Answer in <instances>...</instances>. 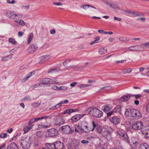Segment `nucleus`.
Wrapping results in <instances>:
<instances>
[{"instance_id": "nucleus-44", "label": "nucleus", "mask_w": 149, "mask_h": 149, "mask_svg": "<svg viewBox=\"0 0 149 149\" xmlns=\"http://www.w3.org/2000/svg\"><path fill=\"white\" fill-rule=\"evenodd\" d=\"M71 113H72L71 111V109H69L65 110L63 112L64 114H68L70 115Z\"/></svg>"}, {"instance_id": "nucleus-17", "label": "nucleus", "mask_w": 149, "mask_h": 149, "mask_svg": "<svg viewBox=\"0 0 149 149\" xmlns=\"http://www.w3.org/2000/svg\"><path fill=\"white\" fill-rule=\"evenodd\" d=\"M50 79L47 78H44L41 79L40 80V82L41 84L43 85H47L49 84L50 82Z\"/></svg>"}, {"instance_id": "nucleus-13", "label": "nucleus", "mask_w": 149, "mask_h": 149, "mask_svg": "<svg viewBox=\"0 0 149 149\" xmlns=\"http://www.w3.org/2000/svg\"><path fill=\"white\" fill-rule=\"evenodd\" d=\"M143 134L144 136L146 139L149 138V127H145L141 131Z\"/></svg>"}, {"instance_id": "nucleus-14", "label": "nucleus", "mask_w": 149, "mask_h": 149, "mask_svg": "<svg viewBox=\"0 0 149 149\" xmlns=\"http://www.w3.org/2000/svg\"><path fill=\"white\" fill-rule=\"evenodd\" d=\"M84 116V114H76L73 116L71 119L73 122H75L79 120Z\"/></svg>"}, {"instance_id": "nucleus-35", "label": "nucleus", "mask_w": 149, "mask_h": 149, "mask_svg": "<svg viewBox=\"0 0 149 149\" xmlns=\"http://www.w3.org/2000/svg\"><path fill=\"white\" fill-rule=\"evenodd\" d=\"M37 47L34 45H31L29 47V49L32 51H35L37 50Z\"/></svg>"}, {"instance_id": "nucleus-56", "label": "nucleus", "mask_w": 149, "mask_h": 149, "mask_svg": "<svg viewBox=\"0 0 149 149\" xmlns=\"http://www.w3.org/2000/svg\"><path fill=\"white\" fill-rule=\"evenodd\" d=\"M114 112L113 111V110L107 113V116L108 117L110 116L111 115L114 114Z\"/></svg>"}, {"instance_id": "nucleus-63", "label": "nucleus", "mask_w": 149, "mask_h": 149, "mask_svg": "<svg viewBox=\"0 0 149 149\" xmlns=\"http://www.w3.org/2000/svg\"><path fill=\"white\" fill-rule=\"evenodd\" d=\"M56 32L55 30L54 29H51L50 31V33L52 34H55L56 33Z\"/></svg>"}, {"instance_id": "nucleus-9", "label": "nucleus", "mask_w": 149, "mask_h": 149, "mask_svg": "<svg viewBox=\"0 0 149 149\" xmlns=\"http://www.w3.org/2000/svg\"><path fill=\"white\" fill-rule=\"evenodd\" d=\"M139 139L135 137H132L130 140H129V142H127L130 146L135 147L139 144Z\"/></svg>"}, {"instance_id": "nucleus-40", "label": "nucleus", "mask_w": 149, "mask_h": 149, "mask_svg": "<svg viewBox=\"0 0 149 149\" xmlns=\"http://www.w3.org/2000/svg\"><path fill=\"white\" fill-rule=\"evenodd\" d=\"M121 139L127 143L129 142V138L127 134H125Z\"/></svg>"}, {"instance_id": "nucleus-62", "label": "nucleus", "mask_w": 149, "mask_h": 149, "mask_svg": "<svg viewBox=\"0 0 149 149\" xmlns=\"http://www.w3.org/2000/svg\"><path fill=\"white\" fill-rule=\"evenodd\" d=\"M7 2L10 4H13L15 3V1L14 0H12V1L11 2L10 0H7Z\"/></svg>"}, {"instance_id": "nucleus-43", "label": "nucleus", "mask_w": 149, "mask_h": 149, "mask_svg": "<svg viewBox=\"0 0 149 149\" xmlns=\"http://www.w3.org/2000/svg\"><path fill=\"white\" fill-rule=\"evenodd\" d=\"M111 88L110 87L108 86H106L103 87L101 88L98 91H100L102 89H104V91L109 90L111 89Z\"/></svg>"}, {"instance_id": "nucleus-60", "label": "nucleus", "mask_w": 149, "mask_h": 149, "mask_svg": "<svg viewBox=\"0 0 149 149\" xmlns=\"http://www.w3.org/2000/svg\"><path fill=\"white\" fill-rule=\"evenodd\" d=\"M89 141L88 140H83L81 141V143L82 144L86 145L89 143Z\"/></svg>"}, {"instance_id": "nucleus-6", "label": "nucleus", "mask_w": 149, "mask_h": 149, "mask_svg": "<svg viewBox=\"0 0 149 149\" xmlns=\"http://www.w3.org/2000/svg\"><path fill=\"white\" fill-rule=\"evenodd\" d=\"M58 131L55 128H51L47 130L46 135L47 136L49 137H55L58 135Z\"/></svg>"}, {"instance_id": "nucleus-22", "label": "nucleus", "mask_w": 149, "mask_h": 149, "mask_svg": "<svg viewBox=\"0 0 149 149\" xmlns=\"http://www.w3.org/2000/svg\"><path fill=\"white\" fill-rule=\"evenodd\" d=\"M65 122L64 119L63 118H61L58 120L56 122L55 125L57 126H60L64 124Z\"/></svg>"}, {"instance_id": "nucleus-46", "label": "nucleus", "mask_w": 149, "mask_h": 149, "mask_svg": "<svg viewBox=\"0 0 149 149\" xmlns=\"http://www.w3.org/2000/svg\"><path fill=\"white\" fill-rule=\"evenodd\" d=\"M131 96H134L135 97V99L137 100L141 98L142 97V95H141L140 94H133V95H131Z\"/></svg>"}, {"instance_id": "nucleus-64", "label": "nucleus", "mask_w": 149, "mask_h": 149, "mask_svg": "<svg viewBox=\"0 0 149 149\" xmlns=\"http://www.w3.org/2000/svg\"><path fill=\"white\" fill-rule=\"evenodd\" d=\"M24 33L22 31H19L18 33V36L19 37H22L23 36Z\"/></svg>"}, {"instance_id": "nucleus-7", "label": "nucleus", "mask_w": 149, "mask_h": 149, "mask_svg": "<svg viewBox=\"0 0 149 149\" xmlns=\"http://www.w3.org/2000/svg\"><path fill=\"white\" fill-rule=\"evenodd\" d=\"M123 11L125 13L129 14V16L130 17L141 16L143 15V14L136 11H132L128 10H123Z\"/></svg>"}, {"instance_id": "nucleus-18", "label": "nucleus", "mask_w": 149, "mask_h": 149, "mask_svg": "<svg viewBox=\"0 0 149 149\" xmlns=\"http://www.w3.org/2000/svg\"><path fill=\"white\" fill-rule=\"evenodd\" d=\"M67 147L68 149H77L79 148V146L77 144L72 143L68 144Z\"/></svg>"}, {"instance_id": "nucleus-27", "label": "nucleus", "mask_w": 149, "mask_h": 149, "mask_svg": "<svg viewBox=\"0 0 149 149\" xmlns=\"http://www.w3.org/2000/svg\"><path fill=\"white\" fill-rule=\"evenodd\" d=\"M32 127L31 125L28 124V126H26L24 127L23 129V130L25 133H26L29 131V130H31Z\"/></svg>"}, {"instance_id": "nucleus-37", "label": "nucleus", "mask_w": 149, "mask_h": 149, "mask_svg": "<svg viewBox=\"0 0 149 149\" xmlns=\"http://www.w3.org/2000/svg\"><path fill=\"white\" fill-rule=\"evenodd\" d=\"M139 46L140 51H143L145 50L146 47H145V43H143L141 45Z\"/></svg>"}, {"instance_id": "nucleus-39", "label": "nucleus", "mask_w": 149, "mask_h": 149, "mask_svg": "<svg viewBox=\"0 0 149 149\" xmlns=\"http://www.w3.org/2000/svg\"><path fill=\"white\" fill-rule=\"evenodd\" d=\"M100 38L99 36H97L95 38V40L91 42L90 44L91 45H92L95 44V43H98L99 40L100 39Z\"/></svg>"}, {"instance_id": "nucleus-55", "label": "nucleus", "mask_w": 149, "mask_h": 149, "mask_svg": "<svg viewBox=\"0 0 149 149\" xmlns=\"http://www.w3.org/2000/svg\"><path fill=\"white\" fill-rule=\"evenodd\" d=\"M34 122H36L35 120V118H32L28 122V124L31 125L33 127V125L32 123Z\"/></svg>"}, {"instance_id": "nucleus-57", "label": "nucleus", "mask_w": 149, "mask_h": 149, "mask_svg": "<svg viewBox=\"0 0 149 149\" xmlns=\"http://www.w3.org/2000/svg\"><path fill=\"white\" fill-rule=\"evenodd\" d=\"M52 89L55 90H59V87L56 86H51Z\"/></svg>"}, {"instance_id": "nucleus-3", "label": "nucleus", "mask_w": 149, "mask_h": 149, "mask_svg": "<svg viewBox=\"0 0 149 149\" xmlns=\"http://www.w3.org/2000/svg\"><path fill=\"white\" fill-rule=\"evenodd\" d=\"M112 129L110 127H107L102 133L103 136L106 138L108 141H110L112 139L111 132Z\"/></svg>"}, {"instance_id": "nucleus-31", "label": "nucleus", "mask_w": 149, "mask_h": 149, "mask_svg": "<svg viewBox=\"0 0 149 149\" xmlns=\"http://www.w3.org/2000/svg\"><path fill=\"white\" fill-rule=\"evenodd\" d=\"M98 52L100 54H103L107 52V50L104 48L102 47L99 49Z\"/></svg>"}, {"instance_id": "nucleus-53", "label": "nucleus", "mask_w": 149, "mask_h": 149, "mask_svg": "<svg viewBox=\"0 0 149 149\" xmlns=\"http://www.w3.org/2000/svg\"><path fill=\"white\" fill-rule=\"evenodd\" d=\"M110 7L117 9H118V5L113 4H110Z\"/></svg>"}, {"instance_id": "nucleus-33", "label": "nucleus", "mask_w": 149, "mask_h": 149, "mask_svg": "<svg viewBox=\"0 0 149 149\" xmlns=\"http://www.w3.org/2000/svg\"><path fill=\"white\" fill-rule=\"evenodd\" d=\"M102 109L105 112H108L111 109L107 105H105L102 107Z\"/></svg>"}, {"instance_id": "nucleus-47", "label": "nucleus", "mask_w": 149, "mask_h": 149, "mask_svg": "<svg viewBox=\"0 0 149 149\" xmlns=\"http://www.w3.org/2000/svg\"><path fill=\"white\" fill-rule=\"evenodd\" d=\"M89 4H84L81 5L80 8H81L86 10L87 9V8L89 7Z\"/></svg>"}, {"instance_id": "nucleus-26", "label": "nucleus", "mask_w": 149, "mask_h": 149, "mask_svg": "<svg viewBox=\"0 0 149 149\" xmlns=\"http://www.w3.org/2000/svg\"><path fill=\"white\" fill-rule=\"evenodd\" d=\"M54 143H46L45 144L46 147L48 149H54Z\"/></svg>"}, {"instance_id": "nucleus-21", "label": "nucleus", "mask_w": 149, "mask_h": 149, "mask_svg": "<svg viewBox=\"0 0 149 149\" xmlns=\"http://www.w3.org/2000/svg\"><path fill=\"white\" fill-rule=\"evenodd\" d=\"M132 109H125V116L126 117H131L132 115Z\"/></svg>"}, {"instance_id": "nucleus-54", "label": "nucleus", "mask_w": 149, "mask_h": 149, "mask_svg": "<svg viewBox=\"0 0 149 149\" xmlns=\"http://www.w3.org/2000/svg\"><path fill=\"white\" fill-rule=\"evenodd\" d=\"M90 86V85L88 84H82V85H81L79 86V87L80 88H84L88 87V86Z\"/></svg>"}, {"instance_id": "nucleus-20", "label": "nucleus", "mask_w": 149, "mask_h": 149, "mask_svg": "<svg viewBox=\"0 0 149 149\" xmlns=\"http://www.w3.org/2000/svg\"><path fill=\"white\" fill-rule=\"evenodd\" d=\"M50 58L51 56L49 55L43 56L41 57L40 61L43 63L48 61Z\"/></svg>"}, {"instance_id": "nucleus-58", "label": "nucleus", "mask_w": 149, "mask_h": 149, "mask_svg": "<svg viewBox=\"0 0 149 149\" xmlns=\"http://www.w3.org/2000/svg\"><path fill=\"white\" fill-rule=\"evenodd\" d=\"M7 133H3L1 134L0 137L2 138H5L7 137Z\"/></svg>"}, {"instance_id": "nucleus-16", "label": "nucleus", "mask_w": 149, "mask_h": 149, "mask_svg": "<svg viewBox=\"0 0 149 149\" xmlns=\"http://www.w3.org/2000/svg\"><path fill=\"white\" fill-rule=\"evenodd\" d=\"M121 107L119 106H116L113 110L114 113H116V114L120 115L121 113Z\"/></svg>"}, {"instance_id": "nucleus-45", "label": "nucleus", "mask_w": 149, "mask_h": 149, "mask_svg": "<svg viewBox=\"0 0 149 149\" xmlns=\"http://www.w3.org/2000/svg\"><path fill=\"white\" fill-rule=\"evenodd\" d=\"M33 33H31L30 35L29 36V38L28 39V40H27V43L28 44H30V43L31 41V40L32 39L33 37Z\"/></svg>"}, {"instance_id": "nucleus-34", "label": "nucleus", "mask_w": 149, "mask_h": 149, "mask_svg": "<svg viewBox=\"0 0 149 149\" xmlns=\"http://www.w3.org/2000/svg\"><path fill=\"white\" fill-rule=\"evenodd\" d=\"M51 117H49V116H44L40 118H35V120L36 122L38 121L41 120H42L43 119H46L47 118H50Z\"/></svg>"}, {"instance_id": "nucleus-50", "label": "nucleus", "mask_w": 149, "mask_h": 149, "mask_svg": "<svg viewBox=\"0 0 149 149\" xmlns=\"http://www.w3.org/2000/svg\"><path fill=\"white\" fill-rule=\"evenodd\" d=\"M33 100V99H32L30 96L25 97L23 99V100L24 101H31Z\"/></svg>"}, {"instance_id": "nucleus-51", "label": "nucleus", "mask_w": 149, "mask_h": 149, "mask_svg": "<svg viewBox=\"0 0 149 149\" xmlns=\"http://www.w3.org/2000/svg\"><path fill=\"white\" fill-rule=\"evenodd\" d=\"M40 83L34 84L31 86V87L33 89L37 88L40 86Z\"/></svg>"}, {"instance_id": "nucleus-24", "label": "nucleus", "mask_w": 149, "mask_h": 149, "mask_svg": "<svg viewBox=\"0 0 149 149\" xmlns=\"http://www.w3.org/2000/svg\"><path fill=\"white\" fill-rule=\"evenodd\" d=\"M139 48V45H136L129 47L128 49L131 51H140Z\"/></svg>"}, {"instance_id": "nucleus-12", "label": "nucleus", "mask_w": 149, "mask_h": 149, "mask_svg": "<svg viewBox=\"0 0 149 149\" xmlns=\"http://www.w3.org/2000/svg\"><path fill=\"white\" fill-rule=\"evenodd\" d=\"M110 121L114 125H116L120 122V118L116 116H113L109 118Z\"/></svg>"}, {"instance_id": "nucleus-32", "label": "nucleus", "mask_w": 149, "mask_h": 149, "mask_svg": "<svg viewBox=\"0 0 149 149\" xmlns=\"http://www.w3.org/2000/svg\"><path fill=\"white\" fill-rule=\"evenodd\" d=\"M10 15L9 18L12 19H16L15 17H17V14H15L14 12L10 11L9 12Z\"/></svg>"}, {"instance_id": "nucleus-48", "label": "nucleus", "mask_w": 149, "mask_h": 149, "mask_svg": "<svg viewBox=\"0 0 149 149\" xmlns=\"http://www.w3.org/2000/svg\"><path fill=\"white\" fill-rule=\"evenodd\" d=\"M60 91H66L68 89V87L65 86H62L59 87Z\"/></svg>"}, {"instance_id": "nucleus-1", "label": "nucleus", "mask_w": 149, "mask_h": 149, "mask_svg": "<svg viewBox=\"0 0 149 149\" xmlns=\"http://www.w3.org/2000/svg\"><path fill=\"white\" fill-rule=\"evenodd\" d=\"M79 130L85 133H88L91 131V129L88 127L87 122L80 121L78 125L75 126L74 130L76 132H79Z\"/></svg>"}, {"instance_id": "nucleus-29", "label": "nucleus", "mask_w": 149, "mask_h": 149, "mask_svg": "<svg viewBox=\"0 0 149 149\" xmlns=\"http://www.w3.org/2000/svg\"><path fill=\"white\" fill-rule=\"evenodd\" d=\"M60 68H52L49 70L48 72L49 73H52L56 72L60 70Z\"/></svg>"}, {"instance_id": "nucleus-59", "label": "nucleus", "mask_w": 149, "mask_h": 149, "mask_svg": "<svg viewBox=\"0 0 149 149\" xmlns=\"http://www.w3.org/2000/svg\"><path fill=\"white\" fill-rule=\"evenodd\" d=\"M96 130L99 133H101V131L102 130V129L101 127H97L96 128Z\"/></svg>"}, {"instance_id": "nucleus-11", "label": "nucleus", "mask_w": 149, "mask_h": 149, "mask_svg": "<svg viewBox=\"0 0 149 149\" xmlns=\"http://www.w3.org/2000/svg\"><path fill=\"white\" fill-rule=\"evenodd\" d=\"M54 144V149H63L65 147L64 144L59 141H56Z\"/></svg>"}, {"instance_id": "nucleus-61", "label": "nucleus", "mask_w": 149, "mask_h": 149, "mask_svg": "<svg viewBox=\"0 0 149 149\" xmlns=\"http://www.w3.org/2000/svg\"><path fill=\"white\" fill-rule=\"evenodd\" d=\"M17 50V49L16 48H14L12 49H11V50L9 52V53L10 54H12L13 53L16 52Z\"/></svg>"}, {"instance_id": "nucleus-4", "label": "nucleus", "mask_w": 149, "mask_h": 149, "mask_svg": "<svg viewBox=\"0 0 149 149\" xmlns=\"http://www.w3.org/2000/svg\"><path fill=\"white\" fill-rule=\"evenodd\" d=\"M88 114L96 118H100L103 115L102 111L97 108H93L89 111Z\"/></svg>"}, {"instance_id": "nucleus-41", "label": "nucleus", "mask_w": 149, "mask_h": 149, "mask_svg": "<svg viewBox=\"0 0 149 149\" xmlns=\"http://www.w3.org/2000/svg\"><path fill=\"white\" fill-rule=\"evenodd\" d=\"M36 135L39 138H42L43 136V133L42 131L37 132L36 133Z\"/></svg>"}, {"instance_id": "nucleus-52", "label": "nucleus", "mask_w": 149, "mask_h": 149, "mask_svg": "<svg viewBox=\"0 0 149 149\" xmlns=\"http://www.w3.org/2000/svg\"><path fill=\"white\" fill-rule=\"evenodd\" d=\"M132 69L129 68L124 70L123 72L124 73H130L132 71Z\"/></svg>"}, {"instance_id": "nucleus-38", "label": "nucleus", "mask_w": 149, "mask_h": 149, "mask_svg": "<svg viewBox=\"0 0 149 149\" xmlns=\"http://www.w3.org/2000/svg\"><path fill=\"white\" fill-rule=\"evenodd\" d=\"M9 42L13 45H16L17 43V42L15 40L12 38H10L8 40Z\"/></svg>"}, {"instance_id": "nucleus-5", "label": "nucleus", "mask_w": 149, "mask_h": 149, "mask_svg": "<svg viewBox=\"0 0 149 149\" xmlns=\"http://www.w3.org/2000/svg\"><path fill=\"white\" fill-rule=\"evenodd\" d=\"M60 130L64 134H69L74 132V129H71L69 125H66L61 127Z\"/></svg>"}, {"instance_id": "nucleus-30", "label": "nucleus", "mask_w": 149, "mask_h": 149, "mask_svg": "<svg viewBox=\"0 0 149 149\" xmlns=\"http://www.w3.org/2000/svg\"><path fill=\"white\" fill-rule=\"evenodd\" d=\"M117 134L120 136V137L121 139L123 136L127 133L122 130H119L117 132Z\"/></svg>"}, {"instance_id": "nucleus-8", "label": "nucleus", "mask_w": 149, "mask_h": 149, "mask_svg": "<svg viewBox=\"0 0 149 149\" xmlns=\"http://www.w3.org/2000/svg\"><path fill=\"white\" fill-rule=\"evenodd\" d=\"M143 125L141 121H136L132 126V128L135 130H140L142 129Z\"/></svg>"}, {"instance_id": "nucleus-19", "label": "nucleus", "mask_w": 149, "mask_h": 149, "mask_svg": "<svg viewBox=\"0 0 149 149\" xmlns=\"http://www.w3.org/2000/svg\"><path fill=\"white\" fill-rule=\"evenodd\" d=\"M7 149H19V148L16 144L15 143H12L7 146Z\"/></svg>"}, {"instance_id": "nucleus-49", "label": "nucleus", "mask_w": 149, "mask_h": 149, "mask_svg": "<svg viewBox=\"0 0 149 149\" xmlns=\"http://www.w3.org/2000/svg\"><path fill=\"white\" fill-rule=\"evenodd\" d=\"M119 40L123 42L127 41H129V39L126 37H123L119 38Z\"/></svg>"}, {"instance_id": "nucleus-25", "label": "nucleus", "mask_w": 149, "mask_h": 149, "mask_svg": "<svg viewBox=\"0 0 149 149\" xmlns=\"http://www.w3.org/2000/svg\"><path fill=\"white\" fill-rule=\"evenodd\" d=\"M14 21L22 26H24L26 24L25 22L22 19H20L19 20L18 19H14Z\"/></svg>"}, {"instance_id": "nucleus-36", "label": "nucleus", "mask_w": 149, "mask_h": 149, "mask_svg": "<svg viewBox=\"0 0 149 149\" xmlns=\"http://www.w3.org/2000/svg\"><path fill=\"white\" fill-rule=\"evenodd\" d=\"M62 104H61V102H60V103H58L56 105L53 107H51L50 108V109L51 110H52V109L54 110V109H58L61 106V105Z\"/></svg>"}, {"instance_id": "nucleus-28", "label": "nucleus", "mask_w": 149, "mask_h": 149, "mask_svg": "<svg viewBox=\"0 0 149 149\" xmlns=\"http://www.w3.org/2000/svg\"><path fill=\"white\" fill-rule=\"evenodd\" d=\"M35 73V71L34 70H33L32 72H30L28 74L27 77L22 79L24 80V81L27 80L30 77L33 75Z\"/></svg>"}, {"instance_id": "nucleus-42", "label": "nucleus", "mask_w": 149, "mask_h": 149, "mask_svg": "<svg viewBox=\"0 0 149 149\" xmlns=\"http://www.w3.org/2000/svg\"><path fill=\"white\" fill-rule=\"evenodd\" d=\"M12 56H8L3 57L1 60L2 61H6L12 58Z\"/></svg>"}, {"instance_id": "nucleus-15", "label": "nucleus", "mask_w": 149, "mask_h": 149, "mask_svg": "<svg viewBox=\"0 0 149 149\" xmlns=\"http://www.w3.org/2000/svg\"><path fill=\"white\" fill-rule=\"evenodd\" d=\"M131 97L130 94L125 95L122 96L119 99V102H127Z\"/></svg>"}, {"instance_id": "nucleus-10", "label": "nucleus", "mask_w": 149, "mask_h": 149, "mask_svg": "<svg viewBox=\"0 0 149 149\" xmlns=\"http://www.w3.org/2000/svg\"><path fill=\"white\" fill-rule=\"evenodd\" d=\"M131 117L134 118H139L141 117V114L137 109H132Z\"/></svg>"}, {"instance_id": "nucleus-2", "label": "nucleus", "mask_w": 149, "mask_h": 149, "mask_svg": "<svg viewBox=\"0 0 149 149\" xmlns=\"http://www.w3.org/2000/svg\"><path fill=\"white\" fill-rule=\"evenodd\" d=\"M31 138H26L22 139L20 141V145L22 148L26 149L29 148L31 143Z\"/></svg>"}, {"instance_id": "nucleus-23", "label": "nucleus", "mask_w": 149, "mask_h": 149, "mask_svg": "<svg viewBox=\"0 0 149 149\" xmlns=\"http://www.w3.org/2000/svg\"><path fill=\"white\" fill-rule=\"evenodd\" d=\"M139 149H149V145L146 143H142L140 145Z\"/></svg>"}]
</instances>
